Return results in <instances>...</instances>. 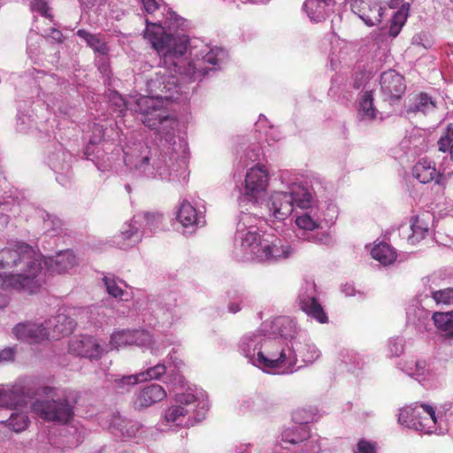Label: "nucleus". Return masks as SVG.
I'll return each mask as SVG.
<instances>
[{
  "mask_svg": "<svg viewBox=\"0 0 453 453\" xmlns=\"http://www.w3.org/2000/svg\"><path fill=\"white\" fill-rule=\"evenodd\" d=\"M438 145V150L441 152H447L450 150L451 143L449 142L447 138H444L443 136H441L440 139L437 142Z\"/></svg>",
  "mask_w": 453,
  "mask_h": 453,
  "instance_id": "obj_49",
  "label": "nucleus"
},
{
  "mask_svg": "<svg viewBox=\"0 0 453 453\" xmlns=\"http://www.w3.org/2000/svg\"><path fill=\"white\" fill-rule=\"evenodd\" d=\"M139 427L135 425H132L129 428H127L126 431L121 429L122 434H126L128 437H132L135 434V433L138 431Z\"/></svg>",
  "mask_w": 453,
  "mask_h": 453,
  "instance_id": "obj_53",
  "label": "nucleus"
},
{
  "mask_svg": "<svg viewBox=\"0 0 453 453\" xmlns=\"http://www.w3.org/2000/svg\"><path fill=\"white\" fill-rule=\"evenodd\" d=\"M147 22L144 37L150 42L152 48L164 58L165 64L174 66V73L182 76L189 82L201 81L206 74L204 68H198L192 62L186 63L181 57L187 51V41L180 36L167 34L165 28L157 23Z\"/></svg>",
  "mask_w": 453,
  "mask_h": 453,
  "instance_id": "obj_2",
  "label": "nucleus"
},
{
  "mask_svg": "<svg viewBox=\"0 0 453 453\" xmlns=\"http://www.w3.org/2000/svg\"><path fill=\"white\" fill-rule=\"evenodd\" d=\"M166 397V391L159 384H150L143 387L136 394L134 406L135 409L141 410L148 408Z\"/></svg>",
  "mask_w": 453,
  "mask_h": 453,
  "instance_id": "obj_14",
  "label": "nucleus"
},
{
  "mask_svg": "<svg viewBox=\"0 0 453 453\" xmlns=\"http://www.w3.org/2000/svg\"><path fill=\"white\" fill-rule=\"evenodd\" d=\"M178 126V120L170 116L165 111V116L159 120L157 128L154 129L160 136L168 139L174 135V130Z\"/></svg>",
  "mask_w": 453,
  "mask_h": 453,
  "instance_id": "obj_31",
  "label": "nucleus"
},
{
  "mask_svg": "<svg viewBox=\"0 0 453 453\" xmlns=\"http://www.w3.org/2000/svg\"><path fill=\"white\" fill-rule=\"evenodd\" d=\"M145 376L143 374H134V375H128V376H123L120 379H117L114 380L115 387L119 390L125 391L129 390V388L134 385H136L139 382L144 381Z\"/></svg>",
  "mask_w": 453,
  "mask_h": 453,
  "instance_id": "obj_34",
  "label": "nucleus"
},
{
  "mask_svg": "<svg viewBox=\"0 0 453 453\" xmlns=\"http://www.w3.org/2000/svg\"><path fill=\"white\" fill-rule=\"evenodd\" d=\"M15 351L12 348H7L0 351V361L12 360Z\"/></svg>",
  "mask_w": 453,
  "mask_h": 453,
  "instance_id": "obj_50",
  "label": "nucleus"
},
{
  "mask_svg": "<svg viewBox=\"0 0 453 453\" xmlns=\"http://www.w3.org/2000/svg\"><path fill=\"white\" fill-rule=\"evenodd\" d=\"M434 326L447 338H453V310L450 311H435L432 316Z\"/></svg>",
  "mask_w": 453,
  "mask_h": 453,
  "instance_id": "obj_25",
  "label": "nucleus"
},
{
  "mask_svg": "<svg viewBox=\"0 0 453 453\" xmlns=\"http://www.w3.org/2000/svg\"><path fill=\"white\" fill-rule=\"evenodd\" d=\"M188 412V411L181 405L172 406L165 412V419L167 422L180 425L181 418H184Z\"/></svg>",
  "mask_w": 453,
  "mask_h": 453,
  "instance_id": "obj_37",
  "label": "nucleus"
},
{
  "mask_svg": "<svg viewBox=\"0 0 453 453\" xmlns=\"http://www.w3.org/2000/svg\"><path fill=\"white\" fill-rule=\"evenodd\" d=\"M50 31H51V34H52L51 37L53 39H55L58 42H62L63 35H62V33L59 30H58L56 28H51Z\"/></svg>",
  "mask_w": 453,
  "mask_h": 453,
  "instance_id": "obj_54",
  "label": "nucleus"
},
{
  "mask_svg": "<svg viewBox=\"0 0 453 453\" xmlns=\"http://www.w3.org/2000/svg\"><path fill=\"white\" fill-rule=\"evenodd\" d=\"M42 394L46 395H54L57 398L51 400H36L32 403V411L46 421L66 424L73 415L75 403H72L69 397L65 394L57 395L54 388L50 387L42 388Z\"/></svg>",
  "mask_w": 453,
  "mask_h": 453,
  "instance_id": "obj_3",
  "label": "nucleus"
},
{
  "mask_svg": "<svg viewBox=\"0 0 453 453\" xmlns=\"http://www.w3.org/2000/svg\"><path fill=\"white\" fill-rule=\"evenodd\" d=\"M144 9L149 13H153L158 9V4L156 0H142Z\"/></svg>",
  "mask_w": 453,
  "mask_h": 453,
  "instance_id": "obj_48",
  "label": "nucleus"
},
{
  "mask_svg": "<svg viewBox=\"0 0 453 453\" xmlns=\"http://www.w3.org/2000/svg\"><path fill=\"white\" fill-rule=\"evenodd\" d=\"M69 351L78 357L98 360L102 357L104 350L95 337L81 335L70 341Z\"/></svg>",
  "mask_w": 453,
  "mask_h": 453,
  "instance_id": "obj_8",
  "label": "nucleus"
},
{
  "mask_svg": "<svg viewBox=\"0 0 453 453\" xmlns=\"http://www.w3.org/2000/svg\"><path fill=\"white\" fill-rule=\"evenodd\" d=\"M228 309L233 313H236L237 311H239L241 310L239 304H237V303H231L229 305Z\"/></svg>",
  "mask_w": 453,
  "mask_h": 453,
  "instance_id": "obj_56",
  "label": "nucleus"
},
{
  "mask_svg": "<svg viewBox=\"0 0 453 453\" xmlns=\"http://www.w3.org/2000/svg\"><path fill=\"white\" fill-rule=\"evenodd\" d=\"M372 91H365L359 101L358 116L363 119L372 120L376 118Z\"/></svg>",
  "mask_w": 453,
  "mask_h": 453,
  "instance_id": "obj_30",
  "label": "nucleus"
},
{
  "mask_svg": "<svg viewBox=\"0 0 453 453\" xmlns=\"http://www.w3.org/2000/svg\"><path fill=\"white\" fill-rule=\"evenodd\" d=\"M150 86L159 89L162 93L168 92L176 88V81L173 76L162 75L156 80H151Z\"/></svg>",
  "mask_w": 453,
  "mask_h": 453,
  "instance_id": "obj_36",
  "label": "nucleus"
},
{
  "mask_svg": "<svg viewBox=\"0 0 453 453\" xmlns=\"http://www.w3.org/2000/svg\"><path fill=\"white\" fill-rule=\"evenodd\" d=\"M8 303V298L0 293V309L6 307Z\"/></svg>",
  "mask_w": 453,
  "mask_h": 453,
  "instance_id": "obj_55",
  "label": "nucleus"
},
{
  "mask_svg": "<svg viewBox=\"0 0 453 453\" xmlns=\"http://www.w3.org/2000/svg\"><path fill=\"white\" fill-rule=\"evenodd\" d=\"M300 307L307 315L313 318L319 323H326L328 318L321 304L315 297H306L300 301Z\"/></svg>",
  "mask_w": 453,
  "mask_h": 453,
  "instance_id": "obj_22",
  "label": "nucleus"
},
{
  "mask_svg": "<svg viewBox=\"0 0 453 453\" xmlns=\"http://www.w3.org/2000/svg\"><path fill=\"white\" fill-rule=\"evenodd\" d=\"M436 168L434 162L426 159H419L412 168V175L421 183L431 182L436 176Z\"/></svg>",
  "mask_w": 453,
  "mask_h": 453,
  "instance_id": "obj_18",
  "label": "nucleus"
},
{
  "mask_svg": "<svg viewBox=\"0 0 453 453\" xmlns=\"http://www.w3.org/2000/svg\"><path fill=\"white\" fill-rule=\"evenodd\" d=\"M357 449L356 453H376L375 445L364 439L357 442Z\"/></svg>",
  "mask_w": 453,
  "mask_h": 453,
  "instance_id": "obj_45",
  "label": "nucleus"
},
{
  "mask_svg": "<svg viewBox=\"0 0 453 453\" xmlns=\"http://www.w3.org/2000/svg\"><path fill=\"white\" fill-rule=\"evenodd\" d=\"M320 445L318 440L307 439L303 442L296 445V449L292 453H319Z\"/></svg>",
  "mask_w": 453,
  "mask_h": 453,
  "instance_id": "obj_39",
  "label": "nucleus"
},
{
  "mask_svg": "<svg viewBox=\"0 0 453 453\" xmlns=\"http://www.w3.org/2000/svg\"><path fill=\"white\" fill-rule=\"evenodd\" d=\"M51 327V319L45 320L42 323L34 321H25L18 323L12 328V334L17 340L28 344H40L50 340V328Z\"/></svg>",
  "mask_w": 453,
  "mask_h": 453,
  "instance_id": "obj_5",
  "label": "nucleus"
},
{
  "mask_svg": "<svg viewBox=\"0 0 453 453\" xmlns=\"http://www.w3.org/2000/svg\"><path fill=\"white\" fill-rule=\"evenodd\" d=\"M104 281L109 295L113 297H121L123 296L124 291L117 285L114 280L104 277Z\"/></svg>",
  "mask_w": 453,
  "mask_h": 453,
  "instance_id": "obj_44",
  "label": "nucleus"
},
{
  "mask_svg": "<svg viewBox=\"0 0 453 453\" xmlns=\"http://www.w3.org/2000/svg\"><path fill=\"white\" fill-rule=\"evenodd\" d=\"M52 337L53 339H59L73 333L76 326V322L65 314H58L53 321L51 320Z\"/></svg>",
  "mask_w": 453,
  "mask_h": 453,
  "instance_id": "obj_19",
  "label": "nucleus"
},
{
  "mask_svg": "<svg viewBox=\"0 0 453 453\" xmlns=\"http://www.w3.org/2000/svg\"><path fill=\"white\" fill-rule=\"evenodd\" d=\"M178 401L182 404H191L196 402V396L192 394L182 395L179 396Z\"/></svg>",
  "mask_w": 453,
  "mask_h": 453,
  "instance_id": "obj_52",
  "label": "nucleus"
},
{
  "mask_svg": "<svg viewBox=\"0 0 453 453\" xmlns=\"http://www.w3.org/2000/svg\"><path fill=\"white\" fill-rule=\"evenodd\" d=\"M145 219L147 225L152 229L154 227H157L158 223L161 222L162 216L156 213H146Z\"/></svg>",
  "mask_w": 453,
  "mask_h": 453,
  "instance_id": "obj_47",
  "label": "nucleus"
},
{
  "mask_svg": "<svg viewBox=\"0 0 453 453\" xmlns=\"http://www.w3.org/2000/svg\"><path fill=\"white\" fill-rule=\"evenodd\" d=\"M177 219L184 227L193 226L200 224V219L197 216L196 210L185 201L180 204Z\"/></svg>",
  "mask_w": 453,
  "mask_h": 453,
  "instance_id": "obj_27",
  "label": "nucleus"
},
{
  "mask_svg": "<svg viewBox=\"0 0 453 453\" xmlns=\"http://www.w3.org/2000/svg\"><path fill=\"white\" fill-rule=\"evenodd\" d=\"M31 10L39 12L42 17L53 21L48 0H32Z\"/></svg>",
  "mask_w": 453,
  "mask_h": 453,
  "instance_id": "obj_38",
  "label": "nucleus"
},
{
  "mask_svg": "<svg viewBox=\"0 0 453 453\" xmlns=\"http://www.w3.org/2000/svg\"><path fill=\"white\" fill-rule=\"evenodd\" d=\"M295 364H296V359L294 358V359L290 362L289 366H293Z\"/></svg>",
  "mask_w": 453,
  "mask_h": 453,
  "instance_id": "obj_59",
  "label": "nucleus"
},
{
  "mask_svg": "<svg viewBox=\"0 0 453 453\" xmlns=\"http://www.w3.org/2000/svg\"><path fill=\"white\" fill-rule=\"evenodd\" d=\"M76 35L83 40L87 45L101 55H106L109 48L100 34H91L85 29H79Z\"/></svg>",
  "mask_w": 453,
  "mask_h": 453,
  "instance_id": "obj_23",
  "label": "nucleus"
},
{
  "mask_svg": "<svg viewBox=\"0 0 453 453\" xmlns=\"http://www.w3.org/2000/svg\"><path fill=\"white\" fill-rule=\"evenodd\" d=\"M311 201V196L305 190H303L301 194L297 192H274L270 197L268 207L276 219L284 220L291 215L295 204L299 208L305 209L310 207Z\"/></svg>",
  "mask_w": 453,
  "mask_h": 453,
  "instance_id": "obj_4",
  "label": "nucleus"
},
{
  "mask_svg": "<svg viewBox=\"0 0 453 453\" xmlns=\"http://www.w3.org/2000/svg\"><path fill=\"white\" fill-rule=\"evenodd\" d=\"M166 372V367L164 365L158 364L153 367L149 368L144 372H140V374H143L145 376L144 381L148 380H157L159 379L162 375H164Z\"/></svg>",
  "mask_w": 453,
  "mask_h": 453,
  "instance_id": "obj_42",
  "label": "nucleus"
},
{
  "mask_svg": "<svg viewBox=\"0 0 453 453\" xmlns=\"http://www.w3.org/2000/svg\"><path fill=\"white\" fill-rule=\"evenodd\" d=\"M269 181L267 168L260 164L251 167L246 173L244 194L256 197L265 191Z\"/></svg>",
  "mask_w": 453,
  "mask_h": 453,
  "instance_id": "obj_10",
  "label": "nucleus"
},
{
  "mask_svg": "<svg viewBox=\"0 0 453 453\" xmlns=\"http://www.w3.org/2000/svg\"><path fill=\"white\" fill-rule=\"evenodd\" d=\"M444 138H447L449 142L451 143L449 155L450 159L453 161V123H449L445 128L443 134L441 135Z\"/></svg>",
  "mask_w": 453,
  "mask_h": 453,
  "instance_id": "obj_46",
  "label": "nucleus"
},
{
  "mask_svg": "<svg viewBox=\"0 0 453 453\" xmlns=\"http://www.w3.org/2000/svg\"><path fill=\"white\" fill-rule=\"evenodd\" d=\"M141 240L138 229L131 225L127 226L119 234L115 236V243L121 249L134 245Z\"/></svg>",
  "mask_w": 453,
  "mask_h": 453,
  "instance_id": "obj_29",
  "label": "nucleus"
},
{
  "mask_svg": "<svg viewBox=\"0 0 453 453\" xmlns=\"http://www.w3.org/2000/svg\"><path fill=\"white\" fill-rule=\"evenodd\" d=\"M397 34H398V31H394L393 27H390V35L395 37L397 35Z\"/></svg>",
  "mask_w": 453,
  "mask_h": 453,
  "instance_id": "obj_57",
  "label": "nucleus"
},
{
  "mask_svg": "<svg viewBox=\"0 0 453 453\" xmlns=\"http://www.w3.org/2000/svg\"><path fill=\"white\" fill-rule=\"evenodd\" d=\"M291 253V247L288 244L284 245L281 240L275 239L273 242L266 240L261 250L258 261H276L280 258L288 257Z\"/></svg>",
  "mask_w": 453,
  "mask_h": 453,
  "instance_id": "obj_16",
  "label": "nucleus"
},
{
  "mask_svg": "<svg viewBox=\"0 0 453 453\" xmlns=\"http://www.w3.org/2000/svg\"><path fill=\"white\" fill-rule=\"evenodd\" d=\"M266 240L263 239L257 232L248 231L243 237H242V247L247 254L251 256L252 259L260 257L261 250Z\"/></svg>",
  "mask_w": 453,
  "mask_h": 453,
  "instance_id": "obj_17",
  "label": "nucleus"
},
{
  "mask_svg": "<svg viewBox=\"0 0 453 453\" xmlns=\"http://www.w3.org/2000/svg\"><path fill=\"white\" fill-rule=\"evenodd\" d=\"M371 255L372 258L385 265L394 263L396 259L395 251L385 242L375 245L372 249Z\"/></svg>",
  "mask_w": 453,
  "mask_h": 453,
  "instance_id": "obj_28",
  "label": "nucleus"
},
{
  "mask_svg": "<svg viewBox=\"0 0 453 453\" xmlns=\"http://www.w3.org/2000/svg\"><path fill=\"white\" fill-rule=\"evenodd\" d=\"M350 1H351V3L353 2V0H350Z\"/></svg>",
  "mask_w": 453,
  "mask_h": 453,
  "instance_id": "obj_60",
  "label": "nucleus"
},
{
  "mask_svg": "<svg viewBox=\"0 0 453 453\" xmlns=\"http://www.w3.org/2000/svg\"><path fill=\"white\" fill-rule=\"evenodd\" d=\"M286 359L285 350L278 341L266 342L265 349L257 353V362L265 368H280Z\"/></svg>",
  "mask_w": 453,
  "mask_h": 453,
  "instance_id": "obj_11",
  "label": "nucleus"
},
{
  "mask_svg": "<svg viewBox=\"0 0 453 453\" xmlns=\"http://www.w3.org/2000/svg\"><path fill=\"white\" fill-rule=\"evenodd\" d=\"M296 223L300 228L309 231H313L319 227L318 223L308 214L297 217Z\"/></svg>",
  "mask_w": 453,
  "mask_h": 453,
  "instance_id": "obj_41",
  "label": "nucleus"
},
{
  "mask_svg": "<svg viewBox=\"0 0 453 453\" xmlns=\"http://www.w3.org/2000/svg\"><path fill=\"white\" fill-rule=\"evenodd\" d=\"M354 13L369 27L380 23L383 9L373 0H353L350 4Z\"/></svg>",
  "mask_w": 453,
  "mask_h": 453,
  "instance_id": "obj_12",
  "label": "nucleus"
},
{
  "mask_svg": "<svg viewBox=\"0 0 453 453\" xmlns=\"http://www.w3.org/2000/svg\"><path fill=\"white\" fill-rule=\"evenodd\" d=\"M20 398V395L12 389L0 388L1 407L13 410L19 404Z\"/></svg>",
  "mask_w": 453,
  "mask_h": 453,
  "instance_id": "obj_32",
  "label": "nucleus"
},
{
  "mask_svg": "<svg viewBox=\"0 0 453 453\" xmlns=\"http://www.w3.org/2000/svg\"><path fill=\"white\" fill-rule=\"evenodd\" d=\"M404 414L411 417L412 426L425 434H431L436 425V415L434 408L431 405L421 403L416 404L414 407L405 408L400 417Z\"/></svg>",
  "mask_w": 453,
  "mask_h": 453,
  "instance_id": "obj_6",
  "label": "nucleus"
},
{
  "mask_svg": "<svg viewBox=\"0 0 453 453\" xmlns=\"http://www.w3.org/2000/svg\"><path fill=\"white\" fill-rule=\"evenodd\" d=\"M405 108L408 114L432 113L437 108L436 103L426 93L413 92L408 95L405 100Z\"/></svg>",
  "mask_w": 453,
  "mask_h": 453,
  "instance_id": "obj_15",
  "label": "nucleus"
},
{
  "mask_svg": "<svg viewBox=\"0 0 453 453\" xmlns=\"http://www.w3.org/2000/svg\"><path fill=\"white\" fill-rule=\"evenodd\" d=\"M432 298L441 308L453 305V288H446L432 292Z\"/></svg>",
  "mask_w": 453,
  "mask_h": 453,
  "instance_id": "obj_33",
  "label": "nucleus"
},
{
  "mask_svg": "<svg viewBox=\"0 0 453 453\" xmlns=\"http://www.w3.org/2000/svg\"><path fill=\"white\" fill-rule=\"evenodd\" d=\"M314 413L311 411H306L304 409L298 410L293 414V420L299 424L298 426H307V424L313 419Z\"/></svg>",
  "mask_w": 453,
  "mask_h": 453,
  "instance_id": "obj_43",
  "label": "nucleus"
},
{
  "mask_svg": "<svg viewBox=\"0 0 453 453\" xmlns=\"http://www.w3.org/2000/svg\"><path fill=\"white\" fill-rule=\"evenodd\" d=\"M77 265L76 256L71 250L59 252L54 258H50V265L54 272L63 273Z\"/></svg>",
  "mask_w": 453,
  "mask_h": 453,
  "instance_id": "obj_21",
  "label": "nucleus"
},
{
  "mask_svg": "<svg viewBox=\"0 0 453 453\" xmlns=\"http://www.w3.org/2000/svg\"><path fill=\"white\" fill-rule=\"evenodd\" d=\"M411 234L408 235V242L411 245L418 243L426 238L429 232V226L419 216H413L411 219Z\"/></svg>",
  "mask_w": 453,
  "mask_h": 453,
  "instance_id": "obj_24",
  "label": "nucleus"
},
{
  "mask_svg": "<svg viewBox=\"0 0 453 453\" xmlns=\"http://www.w3.org/2000/svg\"><path fill=\"white\" fill-rule=\"evenodd\" d=\"M29 424V418L23 413H12L9 418V426L16 433L26 430Z\"/></svg>",
  "mask_w": 453,
  "mask_h": 453,
  "instance_id": "obj_35",
  "label": "nucleus"
},
{
  "mask_svg": "<svg viewBox=\"0 0 453 453\" xmlns=\"http://www.w3.org/2000/svg\"><path fill=\"white\" fill-rule=\"evenodd\" d=\"M308 240L310 242L326 246L333 243L332 236L326 231H317L316 233H311L309 234Z\"/></svg>",
  "mask_w": 453,
  "mask_h": 453,
  "instance_id": "obj_40",
  "label": "nucleus"
},
{
  "mask_svg": "<svg viewBox=\"0 0 453 453\" xmlns=\"http://www.w3.org/2000/svg\"><path fill=\"white\" fill-rule=\"evenodd\" d=\"M203 61L204 63H208V64H211L212 65H216L219 64V58H218V56L217 54L211 50L210 51L209 53H207L203 58Z\"/></svg>",
  "mask_w": 453,
  "mask_h": 453,
  "instance_id": "obj_51",
  "label": "nucleus"
},
{
  "mask_svg": "<svg viewBox=\"0 0 453 453\" xmlns=\"http://www.w3.org/2000/svg\"><path fill=\"white\" fill-rule=\"evenodd\" d=\"M150 161V158L149 157H144L142 160V164H148Z\"/></svg>",
  "mask_w": 453,
  "mask_h": 453,
  "instance_id": "obj_58",
  "label": "nucleus"
},
{
  "mask_svg": "<svg viewBox=\"0 0 453 453\" xmlns=\"http://www.w3.org/2000/svg\"><path fill=\"white\" fill-rule=\"evenodd\" d=\"M0 273L4 288L35 292L39 284L36 277L42 271L39 256L27 244H17L0 250Z\"/></svg>",
  "mask_w": 453,
  "mask_h": 453,
  "instance_id": "obj_1",
  "label": "nucleus"
},
{
  "mask_svg": "<svg viewBox=\"0 0 453 453\" xmlns=\"http://www.w3.org/2000/svg\"><path fill=\"white\" fill-rule=\"evenodd\" d=\"M380 88L387 100L399 99L406 90L404 78L394 70L380 75Z\"/></svg>",
  "mask_w": 453,
  "mask_h": 453,
  "instance_id": "obj_13",
  "label": "nucleus"
},
{
  "mask_svg": "<svg viewBox=\"0 0 453 453\" xmlns=\"http://www.w3.org/2000/svg\"><path fill=\"white\" fill-rule=\"evenodd\" d=\"M110 343L118 349L125 346H150L152 336L146 330H122L111 334Z\"/></svg>",
  "mask_w": 453,
  "mask_h": 453,
  "instance_id": "obj_9",
  "label": "nucleus"
},
{
  "mask_svg": "<svg viewBox=\"0 0 453 453\" xmlns=\"http://www.w3.org/2000/svg\"><path fill=\"white\" fill-rule=\"evenodd\" d=\"M310 438L311 429L304 425L288 427L281 434V441L293 445H298Z\"/></svg>",
  "mask_w": 453,
  "mask_h": 453,
  "instance_id": "obj_20",
  "label": "nucleus"
},
{
  "mask_svg": "<svg viewBox=\"0 0 453 453\" xmlns=\"http://www.w3.org/2000/svg\"><path fill=\"white\" fill-rule=\"evenodd\" d=\"M138 110L142 115V122L149 128H157L158 122L165 116L166 111L162 100L153 96H142L136 101Z\"/></svg>",
  "mask_w": 453,
  "mask_h": 453,
  "instance_id": "obj_7",
  "label": "nucleus"
},
{
  "mask_svg": "<svg viewBox=\"0 0 453 453\" xmlns=\"http://www.w3.org/2000/svg\"><path fill=\"white\" fill-rule=\"evenodd\" d=\"M330 5L321 0H306L303 8L311 19L319 22L326 19Z\"/></svg>",
  "mask_w": 453,
  "mask_h": 453,
  "instance_id": "obj_26",
  "label": "nucleus"
}]
</instances>
